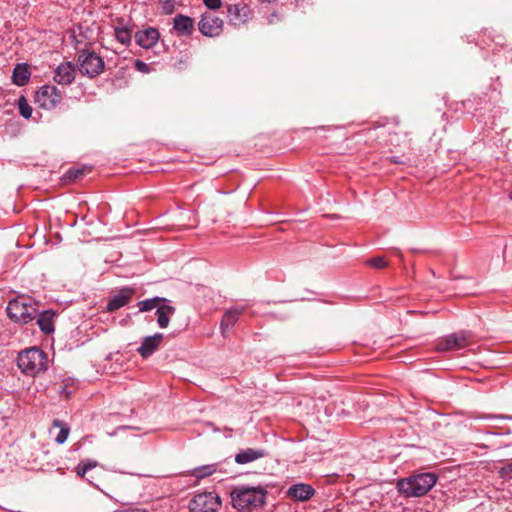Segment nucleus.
<instances>
[{
  "label": "nucleus",
  "instance_id": "obj_1",
  "mask_svg": "<svg viewBox=\"0 0 512 512\" xmlns=\"http://www.w3.org/2000/svg\"><path fill=\"white\" fill-rule=\"evenodd\" d=\"M438 476L434 472L412 474L397 483L399 493L405 497H422L436 484Z\"/></svg>",
  "mask_w": 512,
  "mask_h": 512
},
{
  "label": "nucleus",
  "instance_id": "obj_2",
  "mask_svg": "<svg viewBox=\"0 0 512 512\" xmlns=\"http://www.w3.org/2000/svg\"><path fill=\"white\" fill-rule=\"evenodd\" d=\"M266 494L262 486L239 485L231 492L232 505L237 510H252L265 503Z\"/></svg>",
  "mask_w": 512,
  "mask_h": 512
},
{
  "label": "nucleus",
  "instance_id": "obj_3",
  "mask_svg": "<svg viewBox=\"0 0 512 512\" xmlns=\"http://www.w3.org/2000/svg\"><path fill=\"white\" fill-rule=\"evenodd\" d=\"M17 366L26 376L36 377L48 369V355L38 347L25 349L18 354Z\"/></svg>",
  "mask_w": 512,
  "mask_h": 512
},
{
  "label": "nucleus",
  "instance_id": "obj_4",
  "mask_svg": "<svg viewBox=\"0 0 512 512\" xmlns=\"http://www.w3.org/2000/svg\"><path fill=\"white\" fill-rule=\"evenodd\" d=\"M77 66L82 75L95 78L104 71L105 62L95 51L84 48L77 53Z\"/></svg>",
  "mask_w": 512,
  "mask_h": 512
},
{
  "label": "nucleus",
  "instance_id": "obj_5",
  "mask_svg": "<svg viewBox=\"0 0 512 512\" xmlns=\"http://www.w3.org/2000/svg\"><path fill=\"white\" fill-rule=\"evenodd\" d=\"M6 311L9 319L18 324H28L37 316V308L22 297L10 300Z\"/></svg>",
  "mask_w": 512,
  "mask_h": 512
},
{
  "label": "nucleus",
  "instance_id": "obj_6",
  "mask_svg": "<svg viewBox=\"0 0 512 512\" xmlns=\"http://www.w3.org/2000/svg\"><path fill=\"white\" fill-rule=\"evenodd\" d=\"M221 498L214 491L197 493L189 502L191 512H218L221 507Z\"/></svg>",
  "mask_w": 512,
  "mask_h": 512
},
{
  "label": "nucleus",
  "instance_id": "obj_7",
  "mask_svg": "<svg viewBox=\"0 0 512 512\" xmlns=\"http://www.w3.org/2000/svg\"><path fill=\"white\" fill-rule=\"evenodd\" d=\"M62 100V94L54 85H43L35 94L36 103L43 109L51 110Z\"/></svg>",
  "mask_w": 512,
  "mask_h": 512
},
{
  "label": "nucleus",
  "instance_id": "obj_8",
  "mask_svg": "<svg viewBox=\"0 0 512 512\" xmlns=\"http://www.w3.org/2000/svg\"><path fill=\"white\" fill-rule=\"evenodd\" d=\"M471 333L468 331H459L447 335L437 343V349L441 352L458 350L467 346Z\"/></svg>",
  "mask_w": 512,
  "mask_h": 512
},
{
  "label": "nucleus",
  "instance_id": "obj_9",
  "mask_svg": "<svg viewBox=\"0 0 512 512\" xmlns=\"http://www.w3.org/2000/svg\"><path fill=\"white\" fill-rule=\"evenodd\" d=\"M224 22L212 13H204L198 23L199 31L206 37H217L223 31Z\"/></svg>",
  "mask_w": 512,
  "mask_h": 512
},
{
  "label": "nucleus",
  "instance_id": "obj_10",
  "mask_svg": "<svg viewBox=\"0 0 512 512\" xmlns=\"http://www.w3.org/2000/svg\"><path fill=\"white\" fill-rule=\"evenodd\" d=\"M75 78L76 66L72 62H63L54 70L53 80L58 85H70L74 82Z\"/></svg>",
  "mask_w": 512,
  "mask_h": 512
},
{
  "label": "nucleus",
  "instance_id": "obj_11",
  "mask_svg": "<svg viewBox=\"0 0 512 512\" xmlns=\"http://www.w3.org/2000/svg\"><path fill=\"white\" fill-rule=\"evenodd\" d=\"M173 30L180 37L191 36L195 30L194 19L187 15L177 14L173 19Z\"/></svg>",
  "mask_w": 512,
  "mask_h": 512
},
{
  "label": "nucleus",
  "instance_id": "obj_12",
  "mask_svg": "<svg viewBox=\"0 0 512 512\" xmlns=\"http://www.w3.org/2000/svg\"><path fill=\"white\" fill-rule=\"evenodd\" d=\"M160 32L155 27H148L135 33L136 43L144 49H150L157 44Z\"/></svg>",
  "mask_w": 512,
  "mask_h": 512
},
{
  "label": "nucleus",
  "instance_id": "obj_13",
  "mask_svg": "<svg viewBox=\"0 0 512 512\" xmlns=\"http://www.w3.org/2000/svg\"><path fill=\"white\" fill-rule=\"evenodd\" d=\"M163 338L164 335L162 333H155L154 335L146 336L137 349L138 353L144 359L149 358L159 348Z\"/></svg>",
  "mask_w": 512,
  "mask_h": 512
},
{
  "label": "nucleus",
  "instance_id": "obj_14",
  "mask_svg": "<svg viewBox=\"0 0 512 512\" xmlns=\"http://www.w3.org/2000/svg\"><path fill=\"white\" fill-rule=\"evenodd\" d=\"M134 292V289L130 287L120 289L119 292L108 301L107 310L113 312L124 307L129 303Z\"/></svg>",
  "mask_w": 512,
  "mask_h": 512
},
{
  "label": "nucleus",
  "instance_id": "obj_15",
  "mask_svg": "<svg viewBox=\"0 0 512 512\" xmlns=\"http://www.w3.org/2000/svg\"><path fill=\"white\" fill-rule=\"evenodd\" d=\"M56 314L53 310H37V316L35 317L36 323L40 330L46 334H52L55 330L54 318Z\"/></svg>",
  "mask_w": 512,
  "mask_h": 512
},
{
  "label": "nucleus",
  "instance_id": "obj_16",
  "mask_svg": "<svg viewBox=\"0 0 512 512\" xmlns=\"http://www.w3.org/2000/svg\"><path fill=\"white\" fill-rule=\"evenodd\" d=\"M249 8L245 4H231L227 6V17L232 25L244 23L248 17Z\"/></svg>",
  "mask_w": 512,
  "mask_h": 512
},
{
  "label": "nucleus",
  "instance_id": "obj_17",
  "mask_svg": "<svg viewBox=\"0 0 512 512\" xmlns=\"http://www.w3.org/2000/svg\"><path fill=\"white\" fill-rule=\"evenodd\" d=\"M315 493L314 488L309 484L298 483L288 489V496L296 501H306Z\"/></svg>",
  "mask_w": 512,
  "mask_h": 512
},
{
  "label": "nucleus",
  "instance_id": "obj_18",
  "mask_svg": "<svg viewBox=\"0 0 512 512\" xmlns=\"http://www.w3.org/2000/svg\"><path fill=\"white\" fill-rule=\"evenodd\" d=\"M176 312V308L170 304V302H164L157 307L156 316L157 324L160 328L164 329L169 326L170 318Z\"/></svg>",
  "mask_w": 512,
  "mask_h": 512
},
{
  "label": "nucleus",
  "instance_id": "obj_19",
  "mask_svg": "<svg viewBox=\"0 0 512 512\" xmlns=\"http://www.w3.org/2000/svg\"><path fill=\"white\" fill-rule=\"evenodd\" d=\"M266 456V451L261 448H247L241 450L235 455V462L237 464H247L257 459Z\"/></svg>",
  "mask_w": 512,
  "mask_h": 512
},
{
  "label": "nucleus",
  "instance_id": "obj_20",
  "mask_svg": "<svg viewBox=\"0 0 512 512\" xmlns=\"http://www.w3.org/2000/svg\"><path fill=\"white\" fill-rule=\"evenodd\" d=\"M241 313L242 309L238 308L227 309L225 311L220 323V330L223 336L235 325Z\"/></svg>",
  "mask_w": 512,
  "mask_h": 512
},
{
  "label": "nucleus",
  "instance_id": "obj_21",
  "mask_svg": "<svg viewBox=\"0 0 512 512\" xmlns=\"http://www.w3.org/2000/svg\"><path fill=\"white\" fill-rule=\"evenodd\" d=\"M31 76L29 66L26 63L17 64L12 73V82L17 86H24L28 83Z\"/></svg>",
  "mask_w": 512,
  "mask_h": 512
},
{
  "label": "nucleus",
  "instance_id": "obj_22",
  "mask_svg": "<svg viewBox=\"0 0 512 512\" xmlns=\"http://www.w3.org/2000/svg\"><path fill=\"white\" fill-rule=\"evenodd\" d=\"M164 302H171V301L164 297L155 296L152 298H148V299L139 301L137 303V306H138L139 312H147V311H151L153 309L157 310V307H159V305H161V303H164Z\"/></svg>",
  "mask_w": 512,
  "mask_h": 512
},
{
  "label": "nucleus",
  "instance_id": "obj_23",
  "mask_svg": "<svg viewBox=\"0 0 512 512\" xmlns=\"http://www.w3.org/2000/svg\"><path fill=\"white\" fill-rule=\"evenodd\" d=\"M53 425L60 428V431L58 432V434L55 438L56 443H58V444L65 443L68 438L69 432H70L68 425L58 419H55L53 421Z\"/></svg>",
  "mask_w": 512,
  "mask_h": 512
},
{
  "label": "nucleus",
  "instance_id": "obj_24",
  "mask_svg": "<svg viewBox=\"0 0 512 512\" xmlns=\"http://www.w3.org/2000/svg\"><path fill=\"white\" fill-rule=\"evenodd\" d=\"M115 37L123 45H129L132 41L131 30L127 27H115Z\"/></svg>",
  "mask_w": 512,
  "mask_h": 512
},
{
  "label": "nucleus",
  "instance_id": "obj_25",
  "mask_svg": "<svg viewBox=\"0 0 512 512\" xmlns=\"http://www.w3.org/2000/svg\"><path fill=\"white\" fill-rule=\"evenodd\" d=\"M215 471H216V466L211 464V465H204V466L197 467L192 470L191 474H192V476H194L198 479H202V478L212 475Z\"/></svg>",
  "mask_w": 512,
  "mask_h": 512
},
{
  "label": "nucleus",
  "instance_id": "obj_26",
  "mask_svg": "<svg viewBox=\"0 0 512 512\" xmlns=\"http://www.w3.org/2000/svg\"><path fill=\"white\" fill-rule=\"evenodd\" d=\"M18 110L20 115L25 119H29L32 116V107L23 96L18 99Z\"/></svg>",
  "mask_w": 512,
  "mask_h": 512
},
{
  "label": "nucleus",
  "instance_id": "obj_27",
  "mask_svg": "<svg viewBox=\"0 0 512 512\" xmlns=\"http://www.w3.org/2000/svg\"><path fill=\"white\" fill-rule=\"evenodd\" d=\"M97 466V462L96 461H93L91 459H87L85 461H82L78 466H77V474L81 477H84L85 474L95 468Z\"/></svg>",
  "mask_w": 512,
  "mask_h": 512
},
{
  "label": "nucleus",
  "instance_id": "obj_28",
  "mask_svg": "<svg viewBox=\"0 0 512 512\" xmlns=\"http://www.w3.org/2000/svg\"><path fill=\"white\" fill-rule=\"evenodd\" d=\"M83 168H70L64 175V178L69 181H76L84 175Z\"/></svg>",
  "mask_w": 512,
  "mask_h": 512
},
{
  "label": "nucleus",
  "instance_id": "obj_29",
  "mask_svg": "<svg viewBox=\"0 0 512 512\" xmlns=\"http://www.w3.org/2000/svg\"><path fill=\"white\" fill-rule=\"evenodd\" d=\"M366 263L369 266H371L373 268H376V269H382V268H385L387 266L386 260L383 257H381V256L370 258V259L367 260Z\"/></svg>",
  "mask_w": 512,
  "mask_h": 512
},
{
  "label": "nucleus",
  "instance_id": "obj_30",
  "mask_svg": "<svg viewBox=\"0 0 512 512\" xmlns=\"http://www.w3.org/2000/svg\"><path fill=\"white\" fill-rule=\"evenodd\" d=\"M501 477L512 480V462L505 464L500 470Z\"/></svg>",
  "mask_w": 512,
  "mask_h": 512
},
{
  "label": "nucleus",
  "instance_id": "obj_31",
  "mask_svg": "<svg viewBox=\"0 0 512 512\" xmlns=\"http://www.w3.org/2000/svg\"><path fill=\"white\" fill-rule=\"evenodd\" d=\"M134 66L135 68L139 71V72H142V73H149L150 72V67L148 64H146L145 62L141 61V60H135L134 62Z\"/></svg>",
  "mask_w": 512,
  "mask_h": 512
},
{
  "label": "nucleus",
  "instance_id": "obj_32",
  "mask_svg": "<svg viewBox=\"0 0 512 512\" xmlns=\"http://www.w3.org/2000/svg\"><path fill=\"white\" fill-rule=\"evenodd\" d=\"M204 5L210 10H216L221 7V0H203Z\"/></svg>",
  "mask_w": 512,
  "mask_h": 512
},
{
  "label": "nucleus",
  "instance_id": "obj_33",
  "mask_svg": "<svg viewBox=\"0 0 512 512\" xmlns=\"http://www.w3.org/2000/svg\"><path fill=\"white\" fill-rule=\"evenodd\" d=\"M162 8L166 14H171L175 8V0H165Z\"/></svg>",
  "mask_w": 512,
  "mask_h": 512
},
{
  "label": "nucleus",
  "instance_id": "obj_34",
  "mask_svg": "<svg viewBox=\"0 0 512 512\" xmlns=\"http://www.w3.org/2000/svg\"><path fill=\"white\" fill-rule=\"evenodd\" d=\"M484 418H486V419L498 418V419L512 420V416H509V415H486Z\"/></svg>",
  "mask_w": 512,
  "mask_h": 512
},
{
  "label": "nucleus",
  "instance_id": "obj_35",
  "mask_svg": "<svg viewBox=\"0 0 512 512\" xmlns=\"http://www.w3.org/2000/svg\"><path fill=\"white\" fill-rule=\"evenodd\" d=\"M62 394H65L66 397H69L72 394V390L68 389L67 385H64L61 390Z\"/></svg>",
  "mask_w": 512,
  "mask_h": 512
},
{
  "label": "nucleus",
  "instance_id": "obj_36",
  "mask_svg": "<svg viewBox=\"0 0 512 512\" xmlns=\"http://www.w3.org/2000/svg\"><path fill=\"white\" fill-rule=\"evenodd\" d=\"M505 58L512 62V50L507 51V55L505 56Z\"/></svg>",
  "mask_w": 512,
  "mask_h": 512
},
{
  "label": "nucleus",
  "instance_id": "obj_37",
  "mask_svg": "<svg viewBox=\"0 0 512 512\" xmlns=\"http://www.w3.org/2000/svg\"><path fill=\"white\" fill-rule=\"evenodd\" d=\"M391 161H392L393 163H400V160H399V157H398V156H393V157L391 158Z\"/></svg>",
  "mask_w": 512,
  "mask_h": 512
},
{
  "label": "nucleus",
  "instance_id": "obj_38",
  "mask_svg": "<svg viewBox=\"0 0 512 512\" xmlns=\"http://www.w3.org/2000/svg\"><path fill=\"white\" fill-rule=\"evenodd\" d=\"M261 2H266V3H272L274 2L275 0H260Z\"/></svg>",
  "mask_w": 512,
  "mask_h": 512
},
{
  "label": "nucleus",
  "instance_id": "obj_39",
  "mask_svg": "<svg viewBox=\"0 0 512 512\" xmlns=\"http://www.w3.org/2000/svg\"><path fill=\"white\" fill-rule=\"evenodd\" d=\"M509 198L512 201V190L509 192Z\"/></svg>",
  "mask_w": 512,
  "mask_h": 512
}]
</instances>
